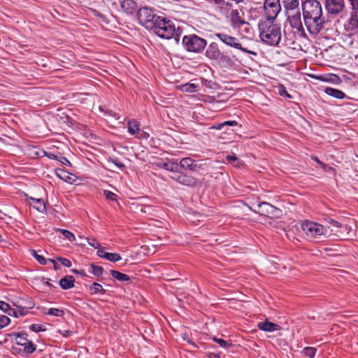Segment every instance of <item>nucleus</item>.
<instances>
[{
	"mask_svg": "<svg viewBox=\"0 0 358 358\" xmlns=\"http://www.w3.org/2000/svg\"><path fill=\"white\" fill-rule=\"evenodd\" d=\"M46 156H48L51 159H57L58 160L57 156L56 155H55V154L46 153Z\"/></svg>",
	"mask_w": 358,
	"mask_h": 358,
	"instance_id": "0e129e2a",
	"label": "nucleus"
},
{
	"mask_svg": "<svg viewBox=\"0 0 358 358\" xmlns=\"http://www.w3.org/2000/svg\"><path fill=\"white\" fill-rule=\"evenodd\" d=\"M136 7V2L134 0H124L121 3V8L127 14L134 13Z\"/></svg>",
	"mask_w": 358,
	"mask_h": 358,
	"instance_id": "aec40b11",
	"label": "nucleus"
},
{
	"mask_svg": "<svg viewBox=\"0 0 358 358\" xmlns=\"http://www.w3.org/2000/svg\"><path fill=\"white\" fill-rule=\"evenodd\" d=\"M301 229L308 238H320L327 234V229L323 225L310 221L303 222Z\"/></svg>",
	"mask_w": 358,
	"mask_h": 358,
	"instance_id": "0eeeda50",
	"label": "nucleus"
},
{
	"mask_svg": "<svg viewBox=\"0 0 358 358\" xmlns=\"http://www.w3.org/2000/svg\"><path fill=\"white\" fill-rule=\"evenodd\" d=\"M162 16L158 15L155 10L148 7L140 8L137 13V17L141 24L148 30L155 28L156 24Z\"/></svg>",
	"mask_w": 358,
	"mask_h": 358,
	"instance_id": "20e7f679",
	"label": "nucleus"
},
{
	"mask_svg": "<svg viewBox=\"0 0 358 358\" xmlns=\"http://www.w3.org/2000/svg\"><path fill=\"white\" fill-rule=\"evenodd\" d=\"M10 322V318L4 315H0V329L7 326Z\"/></svg>",
	"mask_w": 358,
	"mask_h": 358,
	"instance_id": "ea45409f",
	"label": "nucleus"
},
{
	"mask_svg": "<svg viewBox=\"0 0 358 358\" xmlns=\"http://www.w3.org/2000/svg\"><path fill=\"white\" fill-rule=\"evenodd\" d=\"M73 273H74L75 274H78L80 276H83V277H86L87 276V274L85 271V270H76V269H72L71 270Z\"/></svg>",
	"mask_w": 358,
	"mask_h": 358,
	"instance_id": "6e6d98bb",
	"label": "nucleus"
},
{
	"mask_svg": "<svg viewBox=\"0 0 358 358\" xmlns=\"http://www.w3.org/2000/svg\"><path fill=\"white\" fill-rule=\"evenodd\" d=\"M10 305L6 302L0 301V309L4 313H7L9 311Z\"/></svg>",
	"mask_w": 358,
	"mask_h": 358,
	"instance_id": "de8ad7c7",
	"label": "nucleus"
},
{
	"mask_svg": "<svg viewBox=\"0 0 358 358\" xmlns=\"http://www.w3.org/2000/svg\"><path fill=\"white\" fill-rule=\"evenodd\" d=\"M16 312H17V309H14V308H12L11 307H10L9 311L7 312V314L10 316L18 317L17 313H16Z\"/></svg>",
	"mask_w": 358,
	"mask_h": 358,
	"instance_id": "4d7b16f0",
	"label": "nucleus"
},
{
	"mask_svg": "<svg viewBox=\"0 0 358 358\" xmlns=\"http://www.w3.org/2000/svg\"><path fill=\"white\" fill-rule=\"evenodd\" d=\"M56 174L59 178L64 180V181L71 182L72 176L66 170L59 169L56 171Z\"/></svg>",
	"mask_w": 358,
	"mask_h": 358,
	"instance_id": "c85d7f7f",
	"label": "nucleus"
},
{
	"mask_svg": "<svg viewBox=\"0 0 358 358\" xmlns=\"http://www.w3.org/2000/svg\"><path fill=\"white\" fill-rule=\"evenodd\" d=\"M110 273L113 278L120 282H129L130 276L116 270H110Z\"/></svg>",
	"mask_w": 358,
	"mask_h": 358,
	"instance_id": "b1692460",
	"label": "nucleus"
},
{
	"mask_svg": "<svg viewBox=\"0 0 358 358\" xmlns=\"http://www.w3.org/2000/svg\"><path fill=\"white\" fill-rule=\"evenodd\" d=\"M28 345V343H26L24 345H22L21 346H23L24 348H25V346H27Z\"/></svg>",
	"mask_w": 358,
	"mask_h": 358,
	"instance_id": "774afa93",
	"label": "nucleus"
},
{
	"mask_svg": "<svg viewBox=\"0 0 358 358\" xmlns=\"http://www.w3.org/2000/svg\"><path fill=\"white\" fill-rule=\"evenodd\" d=\"M243 27V31L248 34H250L251 27L250 26V24L247 22V25H241V27Z\"/></svg>",
	"mask_w": 358,
	"mask_h": 358,
	"instance_id": "13d9d810",
	"label": "nucleus"
},
{
	"mask_svg": "<svg viewBox=\"0 0 358 358\" xmlns=\"http://www.w3.org/2000/svg\"><path fill=\"white\" fill-rule=\"evenodd\" d=\"M311 159L313 161H315V162H317L320 166V167L322 169H323L324 170H325L327 169V164H326L324 162H322V161H320L317 156L312 155Z\"/></svg>",
	"mask_w": 358,
	"mask_h": 358,
	"instance_id": "c03bdc74",
	"label": "nucleus"
},
{
	"mask_svg": "<svg viewBox=\"0 0 358 358\" xmlns=\"http://www.w3.org/2000/svg\"><path fill=\"white\" fill-rule=\"evenodd\" d=\"M317 349L313 347H306L302 350V354L310 358H313L316 354Z\"/></svg>",
	"mask_w": 358,
	"mask_h": 358,
	"instance_id": "2f4dec72",
	"label": "nucleus"
},
{
	"mask_svg": "<svg viewBox=\"0 0 358 358\" xmlns=\"http://www.w3.org/2000/svg\"><path fill=\"white\" fill-rule=\"evenodd\" d=\"M229 19L234 29H241V25H247V22L240 16V13L237 9L231 10Z\"/></svg>",
	"mask_w": 358,
	"mask_h": 358,
	"instance_id": "2eb2a0df",
	"label": "nucleus"
},
{
	"mask_svg": "<svg viewBox=\"0 0 358 358\" xmlns=\"http://www.w3.org/2000/svg\"><path fill=\"white\" fill-rule=\"evenodd\" d=\"M59 231H61L62 235L65 238H66L68 240H69L70 241H73L76 240L75 235L70 231H69L67 229H59Z\"/></svg>",
	"mask_w": 358,
	"mask_h": 358,
	"instance_id": "e433bc0d",
	"label": "nucleus"
},
{
	"mask_svg": "<svg viewBox=\"0 0 358 358\" xmlns=\"http://www.w3.org/2000/svg\"><path fill=\"white\" fill-rule=\"evenodd\" d=\"M92 12H93V13H94L95 15H96V16H98V17H101V18H102V17H103V14L100 13L99 11H97V10H95V9H92Z\"/></svg>",
	"mask_w": 358,
	"mask_h": 358,
	"instance_id": "338daca9",
	"label": "nucleus"
},
{
	"mask_svg": "<svg viewBox=\"0 0 358 358\" xmlns=\"http://www.w3.org/2000/svg\"><path fill=\"white\" fill-rule=\"evenodd\" d=\"M59 333L62 334V335L64 337H68L72 334V331H69V330H66V331H64L63 332L62 331H59Z\"/></svg>",
	"mask_w": 358,
	"mask_h": 358,
	"instance_id": "680f3d73",
	"label": "nucleus"
},
{
	"mask_svg": "<svg viewBox=\"0 0 358 358\" xmlns=\"http://www.w3.org/2000/svg\"><path fill=\"white\" fill-rule=\"evenodd\" d=\"M108 252L104 251V249L103 248H101V247L99 248H98V251H97V255L101 257V258H103V259H106V255H107Z\"/></svg>",
	"mask_w": 358,
	"mask_h": 358,
	"instance_id": "3c124183",
	"label": "nucleus"
},
{
	"mask_svg": "<svg viewBox=\"0 0 358 358\" xmlns=\"http://www.w3.org/2000/svg\"><path fill=\"white\" fill-rule=\"evenodd\" d=\"M215 36L219 38L223 43H224L227 46L240 50L243 52L256 55L255 52L248 50L246 48H243L242 44L240 43L239 40L234 36H230L224 32L215 33Z\"/></svg>",
	"mask_w": 358,
	"mask_h": 358,
	"instance_id": "6e6552de",
	"label": "nucleus"
},
{
	"mask_svg": "<svg viewBox=\"0 0 358 358\" xmlns=\"http://www.w3.org/2000/svg\"><path fill=\"white\" fill-rule=\"evenodd\" d=\"M48 260L53 264L54 268L55 269H58L59 268V266L58 265V264L56 262V261L55 259H48Z\"/></svg>",
	"mask_w": 358,
	"mask_h": 358,
	"instance_id": "69168bd1",
	"label": "nucleus"
},
{
	"mask_svg": "<svg viewBox=\"0 0 358 358\" xmlns=\"http://www.w3.org/2000/svg\"><path fill=\"white\" fill-rule=\"evenodd\" d=\"M159 166L165 170L178 173L179 171V164L177 162H169L165 163H161Z\"/></svg>",
	"mask_w": 358,
	"mask_h": 358,
	"instance_id": "393cba45",
	"label": "nucleus"
},
{
	"mask_svg": "<svg viewBox=\"0 0 358 358\" xmlns=\"http://www.w3.org/2000/svg\"><path fill=\"white\" fill-rule=\"evenodd\" d=\"M205 55L211 60H220L226 63H229L231 62L230 57L221 52L218 45L214 42L210 43L207 47Z\"/></svg>",
	"mask_w": 358,
	"mask_h": 358,
	"instance_id": "9d476101",
	"label": "nucleus"
},
{
	"mask_svg": "<svg viewBox=\"0 0 358 358\" xmlns=\"http://www.w3.org/2000/svg\"><path fill=\"white\" fill-rule=\"evenodd\" d=\"M208 1L220 7H222V8L224 6H226V7H231L232 6V3H231L228 1H226V0H208Z\"/></svg>",
	"mask_w": 358,
	"mask_h": 358,
	"instance_id": "4c0bfd02",
	"label": "nucleus"
},
{
	"mask_svg": "<svg viewBox=\"0 0 358 358\" xmlns=\"http://www.w3.org/2000/svg\"><path fill=\"white\" fill-rule=\"evenodd\" d=\"M151 31L164 39L173 38L176 43H179L180 37L182 34V29L180 27L176 29L174 23L164 17H161L158 23L155 24V28H152Z\"/></svg>",
	"mask_w": 358,
	"mask_h": 358,
	"instance_id": "7ed1b4c3",
	"label": "nucleus"
},
{
	"mask_svg": "<svg viewBox=\"0 0 358 358\" xmlns=\"http://www.w3.org/2000/svg\"><path fill=\"white\" fill-rule=\"evenodd\" d=\"M26 196L31 206H32L34 208L36 209L39 212L45 211L46 207L43 199H35L31 196H28L27 195H26Z\"/></svg>",
	"mask_w": 358,
	"mask_h": 358,
	"instance_id": "6ab92c4d",
	"label": "nucleus"
},
{
	"mask_svg": "<svg viewBox=\"0 0 358 358\" xmlns=\"http://www.w3.org/2000/svg\"><path fill=\"white\" fill-rule=\"evenodd\" d=\"M324 92L327 94L338 99H343L345 97V94L343 91L330 87H326L324 89Z\"/></svg>",
	"mask_w": 358,
	"mask_h": 358,
	"instance_id": "4be33fe9",
	"label": "nucleus"
},
{
	"mask_svg": "<svg viewBox=\"0 0 358 358\" xmlns=\"http://www.w3.org/2000/svg\"><path fill=\"white\" fill-rule=\"evenodd\" d=\"M13 335L15 337V342L17 345H22L28 343V345L23 348V352L24 353L30 355L36 351V345L28 339V334L27 333H15Z\"/></svg>",
	"mask_w": 358,
	"mask_h": 358,
	"instance_id": "ddd939ff",
	"label": "nucleus"
},
{
	"mask_svg": "<svg viewBox=\"0 0 358 358\" xmlns=\"http://www.w3.org/2000/svg\"><path fill=\"white\" fill-rule=\"evenodd\" d=\"M111 162L119 168L124 167V164L117 158L111 159Z\"/></svg>",
	"mask_w": 358,
	"mask_h": 358,
	"instance_id": "8fccbe9b",
	"label": "nucleus"
},
{
	"mask_svg": "<svg viewBox=\"0 0 358 358\" xmlns=\"http://www.w3.org/2000/svg\"><path fill=\"white\" fill-rule=\"evenodd\" d=\"M180 167L185 170L196 171L201 167V165H197L195 161L190 157H184L180 162L179 168Z\"/></svg>",
	"mask_w": 358,
	"mask_h": 358,
	"instance_id": "f3484780",
	"label": "nucleus"
},
{
	"mask_svg": "<svg viewBox=\"0 0 358 358\" xmlns=\"http://www.w3.org/2000/svg\"><path fill=\"white\" fill-rule=\"evenodd\" d=\"M252 203L255 206V208L250 207V210L262 216L277 218L281 215L282 211L280 209L276 208L270 203L260 201L259 198L256 202H252Z\"/></svg>",
	"mask_w": 358,
	"mask_h": 358,
	"instance_id": "39448f33",
	"label": "nucleus"
},
{
	"mask_svg": "<svg viewBox=\"0 0 358 358\" xmlns=\"http://www.w3.org/2000/svg\"><path fill=\"white\" fill-rule=\"evenodd\" d=\"M58 160L63 164L64 165H66V166H71V162H69V160L65 157H61L59 159H58Z\"/></svg>",
	"mask_w": 358,
	"mask_h": 358,
	"instance_id": "5fc2aeb1",
	"label": "nucleus"
},
{
	"mask_svg": "<svg viewBox=\"0 0 358 358\" xmlns=\"http://www.w3.org/2000/svg\"><path fill=\"white\" fill-rule=\"evenodd\" d=\"M302 13L309 33L313 35L320 33L326 23L321 3L317 0H306L302 3Z\"/></svg>",
	"mask_w": 358,
	"mask_h": 358,
	"instance_id": "f257e3e1",
	"label": "nucleus"
},
{
	"mask_svg": "<svg viewBox=\"0 0 358 358\" xmlns=\"http://www.w3.org/2000/svg\"><path fill=\"white\" fill-rule=\"evenodd\" d=\"M90 289L91 291L92 294H101L103 295L106 292V289H103V286L98 282L92 283V285L90 287Z\"/></svg>",
	"mask_w": 358,
	"mask_h": 358,
	"instance_id": "a878e982",
	"label": "nucleus"
},
{
	"mask_svg": "<svg viewBox=\"0 0 358 358\" xmlns=\"http://www.w3.org/2000/svg\"><path fill=\"white\" fill-rule=\"evenodd\" d=\"M103 195L108 200L113 201H117V196L115 193H113L109 190H104Z\"/></svg>",
	"mask_w": 358,
	"mask_h": 358,
	"instance_id": "a19ab883",
	"label": "nucleus"
},
{
	"mask_svg": "<svg viewBox=\"0 0 358 358\" xmlns=\"http://www.w3.org/2000/svg\"><path fill=\"white\" fill-rule=\"evenodd\" d=\"M121 256L117 253H110L108 252L106 255V259L110 261L111 262H116L121 259Z\"/></svg>",
	"mask_w": 358,
	"mask_h": 358,
	"instance_id": "f704fd0d",
	"label": "nucleus"
},
{
	"mask_svg": "<svg viewBox=\"0 0 358 358\" xmlns=\"http://www.w3.org/2000/svg\"><path fill=\"white\" fill-rule=\"evenodd\" d=\"M352 10H358V0H348Z\"/></svg>",
	"mask_w": 358,
	"mask_h": 358,
	"instance_id": "603ef678",
	"label": "nucleus"
},
{
	"mask_svg": "<svg viewBox=\"0 0 358 358\" xmlns=\"http://www.w3.org/2000/svg\"><path fill=\"white\" fill-rule=\"evenodd\" d=\"M223 124V126H231V127H234V126H237L238 125V122L235 120H231V121H225L224 122H222Z\"/></svg>",
	"mask_w": 358,
	"mask_h": 358,
	"instance_id": "864d4df0",
	"label": "nucleus"
},
{
	"mask_svg": "<svg viewBox=\"0 0 358 358\" xmlns=\"http://www.w3.org/2000/svg\"><path fill=\"white\" fill-rule=\"evenodd\" d=\"M199 85L195 83H185L181 85V90L185 92H196L199 90Z\"/></svg>",
	"mask_w": 358,
	"mask_h": 358,
	"instance_id": "cd10ccee",
	"label": "nucleus"
},
{
	"mask_svg": "<svg viewBox=\"0 0 358 358\" xmlns=\"http://www.w3.org/2000/svg\"><path fill=\"white\" fill-rule=\"evenodd\" d=\"M57 259L64 266L66 267H71V262L69 259L62 257H57Z\"/></svg>",
	"mask_w": 358,
	"mask_h": 358,
	"instance_id": "79ce46f5",
	"label": "nucleus"
},
{
	"mask_svg": "<svg viewBox=\"0 0 358 358\" xmlns=\"http://www.w3.org/2000/svg\"><path fill=\"white\" fill-rule=\"evenodd\" d=\"M213 340L215 342H216L217 343H218L220 345V346H221L224 348H226V349L232 346V343H231V341H225L222 338H218L214 337L213 338Z\"/></svg>",
	"mask_w": 358,
	"mask_h": 358,
	"instance_id": "473e14b6",
	"label": "nucleus"
},
{
	"mask_svg": "<svg viewBox=\"0 0 358 358\" xmlns=\"http://www.w3.org/2000/svg\"><path fill=\"white\" fill-rule=\"evenodd\" d=\"M29 329L32 331L36 332V333H38L41 331H45L46 330V329L44 327V326L42 324H32L29 327Z\"/></svg>",
	"mask_w": 358,
	"mask_h": 358,
	"instance_id": "58836bf2",
	"label": "nucleus"
},
{
	"mask_svg": "<svg viewBox=\"0 0 358 358\" xmlns=\"http://www.w3.org/2000/svg\"><path fill=\"white\" fill-rule=\"evenodd\" d=\"M140 131L139 124L133 120L128 122V131L131 135L138 134Z\"/></svg>",
	"mask_w": 358,
	"mask_h": 358,
	"instance_id": "bb28decb",
	"label": "nucleus"
},
{
	"mask_svg": "<svg viewBox=\"0 0 358 358\" xmlns=\"http://www.w3.org/2000/svg\"><path fill=\"white\" fill-rule=\"evenodd\" d=\"M283 4L285 9L286 10V13H287L288 11L299 10V0H283Z\"/></svg>",
	"mask_w": 358,
	"mask_h": 358,
	"instance_id": "5701e85b",
	"label": "nucleus"
},
{
	"mask_svg": "<svg viewBox=\"0 0 358 358\" xmlns=\"http://www.w3.org/2000/svg\"><path fill=\"white\" fill-rule=\"evenodd\" d=\"M50 279H49V278H43V282L44 284L47 285H48V286H49L50 287H53V286L52 285V284L50 282Z\"/></svg>",
	"mask_w": 358,
	"mask_h": 358,
	"instance_id": "e2e57ef3",
	"label": "nucleus"
},
{
	"mask_svg": "<svg viewBox=\"0 0 358 358\" xmlns=\"http://www.w3.org/2000/svg\"><path fill=\"white\" fill-rule=\"evenodd\" d=\"M45 314L52 315L55 317H61L64 315V311L62 309L50 308L48 309V312Z\"/></svg>",
	"mask_w": 358,
	"mask_h": 358,
	"instance_id": "7c9ffc66",
	"label": "nucleus"
},
{
	"mask_svg": "<svg viewBox=\"0 0 358 358\" xmlns=\"http://www.w3.org/2000/svg\"><path fill=\"white\" fill-rule=\"evenodd\" d=\"M151 209V206H143L141 209V211L143 213H147L149 212V210Z\"/></svg>",
	"mask_w": 358,
	"mask_h": 358,
	"instance_id": "052dcab7",
	"label": "nucleus"
},
{
	"mask_svg": "<svg viewBox=\"0 0 358 358\" xmlns=\"http://www.w3.org/2000/svg\"><path fill=\"white\" fill-rule=\"evenodd\" d=\"M224 127L222 122V123H217L212 126V129L220 130Z\"/></svg>",
	"mask_w": 358,
	"mask_h": 358,
	"instance_id": "bf43d9fd",
	"label": "nucleus"
},
{
	"mask_svg": "<svg viewBox=\"0 0 358 358\" xmlns=\"http://www.w3.org/2000/svg\"><path fill=\"white\" fill-rule=\"evenodd\" d=\"M259 37L264 43L270 45L277 46L282 38V29L280 24L274 23V20H265L258 24Z\"/></svg>",
	"mask_w": 358,
	"mask_h": 358,
	"instance_id": "f03ea898",
	"label": "nucleus"
},
{
	"mask_svg": "<svg viewBox=\"0 0 358 358\" xmlns=\"http://www.w3.org/2000/svg\"><path fill=\"white\" fill-rule=\"evenodd\" d=\"M182 45L187 52L195 53L201 52L207 45L206 39L196 34L186 35L182 37Z\"/></svg>",
	"mask_w": 358,
	"mask_h": 358,
	"instance_id": "423d86ee",
	"label": "nucleus"
},
{
	"mask_svg": "<svg viewBox=\"0 0 358 358\" xmlns=\"http://www.w3.org/2000/svg\"><path fill=\"white\" fill-rule=\"evenodd\" d=\"M75 278L72 275H66L59 280V285L64 289H69L74 287Z\"/></svg>",
	"mask_w": 358,
	"mask_h": 358,
	"instance_id": "412c9836",
	"label": "nucleus"
},
{
	"mask_svg": "<svg viewBox=\"0 0 358 358\" xmlns=\"http://www.w3.org/2000/svg\"><path fill=\"white\" fill-rule=\"evenodd\" d=\"M264 10L266 20H274L281 10L280 0H265Z\"/></svg>",
	"mask_w": 358,
	"mask_h": 358,
	"instance_id": "9b49d317",
	"label": "nucleus"
},
{
	"mask_svg": "<svg viewBox=\"0 0 358 358\" xmlns=\"http://www.w3.org/2000/svg\"><path fill=\"white\" fill-rule=\"evenodd\" d=\"M324 4L327 13L332 16L341 15L345 9V0H325Z\"/></svg>",
	"mask_w": 358,
	"mask_h": 358,
	"instance_id": "f8f14e48",
	"label": "nucleus"
},
{
	"mask_svg": "<svg viewBox=\"0 0 358 358\" xmlns=\"http://www.w3.org/2000/svg\"><path fill=\"white\" fill-rule=\"evenodd\" d=\"M90 269L89 270V271L96 277L102 275L104 271L102 266H96L94 264H90Z\"/></svg>",
	"mask_w": 358,
	"mask_h": 358,
	"instance_id": "c756f323",
	"label": "nucleus"
},
{
	"mask_svg": "<svg viewBox=\"0 0 358 358\" xmlns=\"http://www.w3.org/2000/svg\"><path fill=\"white\" fill-rule=\"evenodd\" d=\"M286 15L290 27L295 29L300 36H305L306 32L303 26L300 10L288 11Z\"/></svg>",
	"mask_w": 358,
	"mask_h": 358,
	"instance_id": "1a4fd4ad",
	"label": "nucleus"
},
{
	"mask_svg": "<svg viewBox=\"0 0 358 358\" xmlns=\"http://www.w3.org/2000/svg\"><path fill=\"white\" fill-rule=\"evenodd\" d=\"M87 242L90 245H91L92 247H93L95 249H98L101 247V245L99 244V243L94 238H92V239L87 238Z\"/></svg>",
	"mask_w": 358,
	"mask_h": 358,
	"instance_id": "37998d69",
	"label": "nucleus"
},
{
	"mask_svg": "<svg viewBox=\"0 0 358 358\" xmlns=\"http://www.w3.org/2000/svg\"><path fill=\"white\" fill-rule=\"evenodd\" d=\"M279 94L281 96H287V97H289V98L291 97V96L288 94L287 91L286 90L285 87H284L283 86L280 87V89H279Z\"/></svg>",
	"mask_w": 358,
	"mask_h": 358,
	"instance_id": "09e8293b",
	"label": "nucleus"
},
{
	"mask_svg": "<svg viewBox=\"0 0 358 358\" xmlns=\"http://www.w3.org/2000/svg\"><path fill=\"white\" fill-rule=\"evenodd\" d=\"M31 255L36 258V259L42 265H45L47 263V259L43 257L42 255H39L36 250H31Z\"/></svg>",
	"mask_w": 358,
	"mask_h": 358,
	"instance_id": "72a5a7b5",
	"label": "nucleus"
},
{
	"mask_svg": "<svg viewBox=\"0 0 358 358\" xmlns=\"http://www.w3.org/2000/svg\"><path fill=\"white\" fill-rule=\"evenodd\" d=\"M345 30L349 36H352L358 28V10L350 11V18L344 25Z\"/></svg>",
	"mask_w": 358,
	"mask_h": 358,
	"instance_id": "4468645a",
	"label": "nucleus"
},
{
	"mask_svg": "<svg viewBox=\"0 0 358 358\" xmlns=\"http://www.w3.org/2000/svg\"><path fill=\"white\" fill-rule=\"evenodd\" d=\"M226 159L229 163L233 164L234 166L236 167H238L241 164L240 160L234 155H227L226 157Z\"/></svg>",
	"mask_w": 358,
	"mask_h": 358,
	"instance_id": "c9c22d12",
	"label": "nucleus"
},
{
	"mask_svg": "<svg viewBox=\"0 0 358 358\" xmlns=\"http://www.w3.org/2000/svg\"><path fill=\"white\" fill-rule=\"evenodd\" d=\"M17 316H24L26 315L28 313V310L24 307L19 306L17 307Z\"/></svg>",
	"mask_w": 358,
	"mask_h": 358,
	"instance_id": "49530a36",
	"label": "nucleus"
},
{
	"mask_svg": "<svg viewBox=\"0 0 358 358\" xmlns=\"http://www.w3.org/2000/svg\"><path fill=\"white\" fill-rule=\"evenodd\" d=\"M171 178L177 181L178 183L189 187H194L197 183L196 180L194 177L184 173H180L176 176H171Z\"/></svg>",
	"mask_w": 358,
	"mask_h": 358,
	"instance_id": "dca6fc26",
	"label": "nucleus"
},
{
	"mask_svg": "<svg viewBox=\"0 0 358 358\" xmlns=\"http://www.w3.org/2000/svg\"><path fill=\"white\" fill-rule=\"evenodd\" d=\"M257 327L262 331L268 332H273L281 329V327L279 324L273 323L268 320L259 322Z\"/></svg>",
	"mask_w": 358,
	"mask_h": 358,
	"instance_id": "a211bd4d",
	"label": "nucleus"
},
{
	"mask_svg": "<svg viewBox=\"0 0 358 358\" xmlns=\"http://www.w3.org/2000/svg\"><path fill=\"white\" fill-rule=\"evenodd\" d=\"M327 223L330 224L332 227H334L336 228H340L342 226L341 223H340L339 222H338L334 219H331V218L327 219Z\"/></svg>",
	"mask_w": 358,
	"mask_h": 358,
	"instance_id": "a18cd8bd",
	"label": "nucleus"
}]
</instances>
